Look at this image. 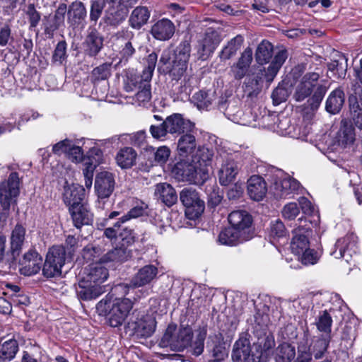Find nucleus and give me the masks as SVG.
Here are the masks:
<instances>
[{
	"instance_id": "nucleus-60",
	"label": "nucleus",
	"mask_w": 362,
	"mask_h": 362,
	"mask_svg": "<svg viewBox=\"0 0 362 362\" xmlns=\"http://www.w3.org/2000/svg\"><path fill=\"white\" fill-rule=\"evenodd\" d=\"M356 98L351 99V117L354 125L362 130V110L358 109Z\"/></svg>"
},
{
	"instance_id": "nucleus-22",
	"label": "nucleus",
	"mask_w": 362,
	"mask_h": 362,
	"mask_svg": "<svg viewBox=\"0 0 362 362\" xmlns=\"http://www.w3.org/2000/svg\"><path fill=\"white\" fill-rule=\"evenodd\" d=\"M336 250L331 255L335 258H344L349 262L353 254L356 253V243L352 235H346L339 239L335 243Z\"/></svg>"
},
{
	"instance_id": "nucleus-31",
	"label": "nucleus",
	"mask_w": 362,
	"mask_h": 362,
	"mask_svg": "<svg viewBox=\"0 0 362 362\" xmlns=\"http://www.w3.org/2000/svg\"><path fill=\"white\" fill-rule=\"evenodd\" d=\"M108 271L101 264H93L90 266L84 280L95 286L101 284L107 279Z\"/></svg>"
},
{
	"instance_id": "nucleus-5",
	"label": "nucleus",
	"mask_w": 362,
	"mask_h": 362,
	"mask_svg": "<svg viewBox=\"0 0 362 362\" xmlns=\"http://www.w3.org/2000/svg\"><path fill=\"white\" fill-rule=\"evenodd\" d=\"M158 61V56L155 52L149 54L146 60V66L142 74L139 76H127V86L128 90L139 89V90H151V81Z\"/></svg>"
},
{
	"instance_id": "nucleus-32",
	"label": "nucleus",
	"mask_w": 362,
	"mask_h": 362,
	"mask_svg": "<svg viewBox=\"0 0 362 362\" xmlns=\"http://www.w3.org/2000/svg\"><path fill=\"white\" fill-rule=\"evenodd\" d=\"M248 240L249 236L243 235L239 230L231 227L225 228L218 235V242L226 245H235Z\"/></svg>"
},
{
	"instance_id": "nucleus-30",
	"label": "nucleus",
	"mask_w": 362,
	"mask_h": 362,
	"mask_svg": "<svg viewBox=\"0 0 362 362\" xmlns=\"http://www.w3.org/2000/svg\"><path fill=\"white\" fill-rule=\"evenodd\" d=\"M105 289L103 286H95L92 284L88 283L87 281L83 280L79 282L76 288V294L79 299L83 300H90L98 298Z\"/></svg>"
},
{
	"instance_id": "nucleus-3",
	"label": "nucleus",
	"mask_w": 362,
	"mask_h": 362,
	"mask_svg": "<svg viewBox=\"0 0 362 362\" xmlns=\"http://www.w3.org/2000/svg\"><path fill=\"white\" fill-rule=\"evenodd\" d=\"M193 332L190 327H181L177 330L175 325H169L160 344L169 346L172 350L182 351L192 343Z\"/></svg>"
},
{
	"instance_id": "nucleus-25",
	"label": "nucleus",
	"mask_w": 362,
	"mask_h": 362,
	"mask_svg": "<svg viewBox=\"0 0 362 362\" xmlns=\"http://www.w3.org/2000/svg\"><path fill=\"white\" fill-rule=\"evenodd\" d=\"M158 274V268L151 264L141 267L131 280L130 285L134 288L141 287L150 284Z\"/></svg>"
},
{
	"instance_id": "nucleus-10",
	"label": "nucleus",
	"mask_w": 362,
	"mask_h": 362,
	"mask_svg": "<svg viewBox=\"0 0 362 362\" xmlns=\"http://www.w3.org/2000/svg\"><path fill=\"white\" fill-rule=\"evenodd\" d=\"M19 194V177L16 172L11 173L7 181L0 185V204L4 210L8 211L12 200Z\"/></svg>"
},
{
	"instance_id": "nucleus-44",
	"label": "nucleus",
	"mask_w": 362,
	"mask_h": 362,
	"mask_svg": "<svg viewBox=\"0 0 362 362\" xmlns=\"http://www.w3.org/2000/svg\"><path fill=\"white\" fill-rule=\"evenodd\" d=\"M257 341L253 345L262 353L266 352L275 346L274 337L271 332H256Z\"/></svg>"
},
{
	"instance_id": "nucleus-15",
	"label": "nucleus",
	"mask_w": 362,
	"mask_h": 362,
	"mask_svg": "<svg viewBox=\"0 0 362 362\" xmlns=\"http://www.w3.org/2000/svg\"><path fill=\"white\" fill-rule=\"evenodd\" d=\"M221 42L219 33L212 28L206 29L204 37L199 41L198 55L202 60L206 59L214 52Z\"/></svg>"
},
{
	"instance_id": "nucleus-4",
	"label": "nucleus",
	"mask_w": 362,
	"mask_h": 362,
	"mask_svg": "<svg viewBox=\"0 0 362 362\" xmlns=\"http://www.w3.org/2000/svg\"><path fill=\"white\" fill-rule=\"evenodd\" d=\"M173 173L178 181L187 182L197 185H203L209 177L206 171H201L192 161H180L177 163Z\"/></svg>"
},
{
	"instance_id": "nucleus-1",
	"label": "nucleus",
	"mask_w": 362,
	"mask_h": 362,
	"mask_svg": "<svg viewBox=\"0 0 362 362\" xmlns=\"http://www.w3.org/2000/svg\"><path fill=\"white\" fill-rule=\"evenodd\" d=\"M190 51L191 47L187 42L180 43L173 53L170 49H164L158 64V71L179 79L187 70Z\"/></svg>"
},
{
	"instance_id": "nucleus-64",
	"label": "nucleus",
	"mask_w": 362,
	"mask_h": 362,
	"mask_svg": "<svg viewBox=\"0 0 362 362\" xmlns=\"http://www.w3.org/2000/svg\"><path fill=\"white\" fill-rule=\"evenodd\" d=\"M300 213L296 203L291 202L285 205L281 211L282 216L288 220H293Z\"/></svg>"
},
{
	"instance_id": "nucleus-9",
	"label": "nucleus",
	"mask_w": 362,
	"mask_h": 362,
	"mask_svg": "<svg viewBox=\"0 0 362 362\" xmlns=\"http://www.w3.org/2000/svg\"><path fill=\"white\" fill-rule=\"evenodd\" d=\"M217 162H221L218 170V180L221 185L227 186L233 182L240 170V162L235 160L231 155H220Z\"/></svg>"
},
{
	"instance_id": "nucleus-12",
	"label": "nucleus",
	"mask_w": 362,
	"mask_h": 362,
	"mask_svg": "<svg viewBox=\"0 0 362 362\" xmlns=\"http://www.w3.org/2000/svg\"><path fill=\"white\" fill-rule=\"evenodd\" d=\"M327 76H320L318 72L306 73L300 79L298 86L299 90H327L331 85L330 78Z\"/></svg>"
},
{
	"instance_id": "nucleus-35",
	"label": "nucleus",
	"mask_w": 362,
	"mask_h": 362,
	"mask_svg": "<svg viewBox=\"0 0 362 362\" xmlns=\"http://www.w3.org/2000/svg\"><path fill=\"white\" fill-rule=\"evenodd\" d=\"M74 225L77 228L82 226L90 225L93 221V214L88 211L82 204L77 207L69 209Z\"/></svg>"
},
{
	"instance_id": "nucleus-24",
	"label": "nucleus",
	"mask_w": 362,
	"mask_h": 362,
	"mask_svg": "<svg viewBox=\"0 0 362 362\" xmlns=\"http://www.w3.org/2000/svg\"><path fill=\"white\" fill-rule=\"evenodd\" d=\"M175 30L173 23L167 18H163L152 25L151 33L156 40L165 41L173 37Z\"/></svg>"
},
{
	"instance_id": "nucleus-17",
	"label": "nucleus",
	"mask_w": 362,
	"mask_h": 362,
	"mask_svg": "<svg viewBox=\"0 0 362 362\" xmlns=\"http://www.w3.org/2000/svg\"><path fill=\"white\" fill-rule=\"evenodd\" d=\"M122 223L119 219L113 226L107 228L104 231L105 237L115 242H121L122 245H130L135 241L134 231L127 227L121 228Z\"/></svg>"
},
{
	"instance_id": "nucleus-49",
	"label": "nucleus",
	"mask_w": 362,
	"mask_h": 362,
	"mask_svg": "<svg viewBox=\"0 0 362 362\" xmlns=\"http://www.w3.org/2000/svg\"><path fill=\"white\" fill-rule=\"evenodd\" d=\"M136 157V153L135 151L130 147H126L118 152L116 160L121 168H129L134 165Z\"/></svg>"
},
{
	"instance_id": "nucleus-46",
	"label": "nucleus",
	"mask_w": 362,
	"mask_h": 362,
	"mask_svg": "<svg viewBox=\"0 0 362 362\" xmlns=\"http://www.w3.org/2000/svg\"><path fill=\"white\" fill-rule=\"evenodd\" d=\"M273 55V45L267 40H263L259 44L255 52V59L258 64H267Z\"/></svg>"
},
{
	"instance_id": "nucleus-7",
	"label": "nucleus",
	"mask_w": 362,
	"mask_h": 362,
	"mask_svg": "<svg viewBox=\"0 0 362 362\" xmlns=\"http://www.w3.org/2000/svg\"><path fill=\"white\" fill-rule=\"evenodd\" d=\"M180 199L185 207L186 216L190 220L199 218L204 211V201L192 188H184L180 193Z\"/></svg>"
},
{
	"instance_id": "nucleus-55",
	"label": "nucleus",
	"mask_w": 362,
	"mask_h": 362,
	"mask_svg": "<svg viewBox=\"0 0 362 362\" xmlns=\"http://www.w3.org/2000/svg\"><path fill=\"white\" fill-rule=\"evenodd\" d=\"M138 0H121V6L115 12L110 11L112 18L110 19V23L117 25L122 23L127 17V6H132L137 2Z\"/></svg>"
},
{
	"instance_id": "nucleus-57",
	"label": "nucleus",
	"mask_w": 362,
	"mask_h": 362,
	"mask_svg": "<svg viewBox=\"0 0 362 362\" xmlns=\"http://www.w3.org/2000/svg\"><path fill=\"white\" fill-rule=\"evenodd\" d=\"M319 332L330 334L332 330V318L327 310L320 313L315 322Z\"/></svg>"
},
{
	"instance_id": "nucleus-13",
	"label": "nucleus",
	"mask_w": 362,
	"mask_h": 362,
	"mask_svg": "<svg viewBox=\"0 0 362 362\" xmlns=\"http://www.w3.org/2000/svg\"><path fill=\"white\" fill-rule=\"evenodd\" d=\"M151 98V92H136L134 97L125 96L119 92L107 93L105 97H101L100 100H105L110 103L114 104H136L138 105H144L146 102L150 100Z\"/></svg>"
},
{
	"instance_id": "nucleus-48",
	"label": "nucleus",
	"mask_w": 362,
	"mask_h": 362,
	"mask_svg": "<svg viewBox=\"0 0 362 362\" xmlns=\"http://www.w3.org/2000/svg\"><path fill=\"white\" fill-rule=\"evenodd\" d=\"M345 100L344 92H332L326 101V110L332 114L338 113Z\"/></svg>"
},
{
	"instance_id": "nucleus-19",
	"label": "nucleus",
	"mask_w": 362,
	"mask_h": 362,
	"mask_svg": "<svg viewBox=\"0 0 362 362\" xmlns=\"http://www.w3.org/2000/svg\"><path fill=\"white\" fill-rule=\"evenodd\" d=\"M209 362H221L228 355V351L221 334L209 336L207 344Z\"/></svg>"
},
{
	"instance_id": "nucleus-53",
	"label": "nucleus",
	"mask_w": 362,
	"mask_h": 362,
	"mask_svg": "<svg viewBox=\"0 0 362 362\" xmlns=\"http://www.w3.org/2000/svg\"><path fill=\"white\" fill-rule=\"evenodd\" d=\"M347 59L344 55H339L338 59L332 60L328 64V72L337 78H344L347 69Z\"/></svg>"
},
{
	"instance_id": "nucleus-37",
	"label": "nucleus",
	"mask_w": 362,
	"mask_h": 362,
	"mask_svg": "<svg viewBox=\"0 0 362 362\" xmlns=\"http://www.w3.org/2000/svg\"><path fill=\"white\" fill-rule=\"evenodd\" d=\"M68 21L71 25H78L86 18L87 11L84 4L80 1H74L67 11Z\"/></svg>"
},
{
	"instance_id": "nucleus-63",
	"label": "nucleus",
	"mask_w": 362,
	"mask_h": 362,
	"mask_svg": "<svg viewBox=\"0 0 362 362\" xmlns=\"http://www.w3.org/2000/svg\"><path fill=\"white\" fill-rule=\"evenodd\" d=\"M135 53V49L130 41L126 42L119 52L120 59L118 63L115 65L117 66L122 63H127L129 58H131Z\"/></svg>"
},
{
	"instance_id": "nucleus-45",
	"label": "nucleus",
	"mask_w": 362,
	"mask_h": 362,
	"mask_svg": "<svg viewBox=\"0 0 362 362\" xmlns=\"http://www.w3.org/2000/svg\"><path fill=\"white\" fill-rule=\"evenodd\" d=\"M330 339V336H328L319 337L314 341L310 345V351H308L311 354V357L313 356L316 360L322 358L327 351Z\"/></svg>"
},
{
	"instance_id": "nucleus-56",
	"label": "nucleus",
	"mask_w": 362,
	"mask_h": 362,
	"mask_svg": "<svg viewBox=\"0 0 362 362\" xmlns=\"http://www.w3.org/2000/svg\"><path fill=\"white\" fill-rule=\"evenodd\" d=\"M195 340L192 343V353L198 356L201 355L204 349V341L207 335V329L206 327H200L197 329Z\"/></svg>"
},
{
	"instance_id": "nucleus-54",
	"label": "nucleus",
	"mask_w": 362,
	"mask_h": 362,
	"mask_svg": "<svg viewBox=\"0 0 362 362\" xmlns=\"http://www.w3.org/2000/svg\"><path fill=\"white\" fill-rule=\"evenodd\" d=\"M149 214L148 206L147 204L139 202L132 208L127 214L119 218L122 223H125L132 218H136L140 216H148Z\"/></svg>"
},
{
	"instance_id": "nucleus-16",
	"label": "nucleus",
	"mask_w": 362,
	"mask_h": 362,
	"mask_svg": "<svg viewBox=\"0 0 362 362\" xmlns=\"http://www.w3.org/2000/svg\"><path fill=\"white\" fill-rule=\"evenodd\" d=\"M274 194L277 198H291L302 190L300 182L291 177L276 180L273 185Z\"/></svg>"
},
{
	"instance_id": "nucleus-36",
	"label": "nucleus",
	"mask_w": 362,
	"mask_h": 362,
	"mask_svg": "<svg viewBox=\"0 0 362 362\" xmlns=\"http://www.w3.org/2000/svg\"><path fill=\"white\" fill-rule=\"evenodd\" d=\"M337 140L339 146L346 147L355 141L354 128L346 119H342L341 127L337 133Z\"/></svg>"
},
{
	"instance_id": "nucleus-34",
	"label": "nucleus",
	"mask_w": 362,
	"mask_h": 362,
	"mask_svg": "<svg viewBox=\"0 0 362 362\" xmlns=\"http://www.w3.org/2000/svg\"><path fill=\"white\" fill-rule=\"evenodd\" d=\"M155 194L168 206H173L177 200L175 189L165 182L156 185Z\"/></svg>"
},
{
	"instance_id": "nucleus-2",
	"label": "nucleus",
	"mask_w": 362,
	"mask_h": 362,
	"mask_svg": "<svg viewBox=\"0 0 362 362\" xmlns=\"http://www.w3.org/2000/svg\"><path fill=\"white\" fill-rule=\"evenodd\" d=\"M132 307L133 303L129 298L111 300L106 297L98 302L96 310L100 315L107 317L111 327H117L123 324Z\"/></svg>"
},
{
	"instance_id": "nucleus-52",
	"label": "nucleus",
	"mask_w": 362,
	"mask_h": 362,
	"mask_svg": "<svg viewBox=\"0 0 362 362\" xmlns=\"http://www.w3.org/2000/svg\"><path fill=\"white\" fill-rule=\"evenodd\" d=\"M243 37L241 35H237L229 41L220 53V57L223 60L229 59L235 55L237 51L240 48Z\"/></svg>"
},
{
	"instance_id": "nucleus-29",
	"label": "nucleus",
	"mask_w": 362,
	"mask_h": 362,
	"mask_svg": "<svg viewBox=\"0 0 362 362\" xmlns=\"http://www.w3.org/2000/svg\"><path fill=\"white\" fill-rule=\"evenodd\" d=\"M189 100L199 110H207L217 105L218 100L216 92H193L192 95H189Z\"/></svg>"
},
{
	"instance_id": "nucleus-8",
	"label": "nucleus",
	"mask_w": 362,
	"mask_h": 362,
	"mask_svg": "<svg viewBox=\"0 0 362 362\" xmlns=\"http://www.w3.org/2000/svg\"><path fill=\"white\" fill-rule=\"evenodd\" d=\"M298 222L299 224L296 223L293 230L291 249L294 255L300 256L303 251L310 246L308 236L310 235L311 230L305 218H300L298 219Z\"/></svg>"
},
{
	"instance_id": "nucleus-21",
	"label": "nucleus",
	"mask_w": 362,
	"mask_h": 362,
	"mask_svg": "<svg viewBox=\"0 0 362 362\" xmlns=\"http://www.w3.org/2000/svg\"><path fill=\"white\" fill-rule=\"evenodd\" d=\"M42 257L35 251L30 250L25 253L19 263L20 272L25 276L37 274L41 269Z\"/></svg>"
},
{
	"instance_id": "nucleus-61",
	"label": "nucleus",
	"mask_w": 362,
	"mask_h": 362,
	"mask_svg": "<svg viewBox=\"0 0 362 362\" xmlns=\"http://www.w3.org/2000/svg\"><path fill=\"white\" fill-rule=\"evenodd\" d=\"M298 257V259L304 265H313L317 263L319 259V256L317 252L314 250L308 249L303 251L302 254H300Z\"/></svg>"
},
{
	"instance_id": "nucleus-39",
	"label": "nucleus",
	"mask_w": 362,
	"mask_h": 362,
	"mask_svg": "<svg viewBox=\"0 0 362 362\" xmlns=\"http://www.w3.org/2000/svg\"><path fill=\"white\" fill-rule=\"evenodd\" d=\"M218 100L217 103V106L221 110H224L225 115L231 121L240 123L239 120L240 115L242 114L241 110L238 106L234 105L230 102H229L227 105V100L223 96V92H218Z\"/></svg>"
},
{
	"instance_id": "nucleus-23",
	"label": "nucleus",
	"mask_w": 362,
	"mask_h": 362,
	"mask_svg": "<svg viewBox=\"0 0 362 362\" xmlns=\"http://www.w3.org/2000/svg\"><path fill=\"white\" fill-rule=\"evenodd\" d=\"M84 192L83 187L78 184L64 186L63 200L64 204L69 206V209L81 205L85 195Z\"/></svg>"
},
{
	"instance_id": "nucleus-58",
	"label": "nucleus",
	"mask_w": 362,
	"mask_h": 362,
	"mask_svg": "<svg viewBox=\"0 0 362 362\" xmlns=\"http://www.w3.org/2000/svg\"><path fill=\"white\" fill-rule=\"evenodd\" d=\"M66 43L64 41H60L54 50L52 57V63L62 65L66 61Z\"/></svg>"
},
{
	"instance_id": "nucleus-50",
	"label": "nucleus",
	"mask_w": 362,
	"mask_h": 362,
	"mask_svg": "<svg viewBox=\"0 0 362 362\" xmlns=\"http://www.w3.org/2000/svg\"><path fill=\"white\" fill-rule=\"evenodd\" d=\"M131 256L130 250L124 246L115 247L113 250L107 252L103 257L102 260L104 262H124L128 259Z\"/></svg>"
},
{
	"instance_id": "nucleus-41",
	"label": "nucleus",
	"mask_w": 362,
	"mask_h": 362,
	"mask_svg": "<svg viewBox=\"0 0 362 362\" xmlns=\"http://www.w3.org/2000/svg\"><path fill=\"white\" fill-rule=\"evenodd\" d=\"M150 18V11L146 6H137L132 12L129 19L130 25L134 29H140Z\"/></svg>"
},
{
	"instance_id": "nucleus-43",
	"label": "nucleus",
	"mask_w": 362,
	"mask_h": 362,
	"mask_svg": "<svg viewBox=\"0 0 362 362\" xmlns=\"http://www.w3.org/2000/svg\"><path fill=\"white\" fill-rule=\"evenodd\" d=\"M185 133L180 136L177 142V150L182 156H187L191 153L197 146L195 136L189 132Z\"/></svg>"
},
{
	"instance_id": "nucleus-11",
	"label": "nucleus",
	"mask_w": 362,
	"mask_h": 362,
	"mask_svg": "<svg viewBox=\"0 0 362 362\" xmlns=\"http://www.w3.org/2000/svg\"><path fill=\"white\" fill-rule=\"evenodd\" d=\"M262 353L254 345L245 340H239L235 343L232 358L234 362H259Z\"/></svg>"
},
{
	"instance_id": "nucleus-27",
	"label": "nucleus",
	"mask_w": 362,
	"mask_h": 362,
	"mask_svg": "<svg viewBox=\"0 0 362 362\" xmlns=\"http://www.w3.org/2000/svg\"><path fill=\"white\" fill-rule=\"evenodd\" d=\"M267 191L264 180L258 175H253L247 180V194L255 201L262 200Z\"/></svg>"
},
{
	"instance_id": "nucleus-18",
	"label": "nucleus",
	"mask_w": 362,
	"mask_h": 362,
	"mask_svg": "<svg viewBox=\"0 0 362 362\" xmlns=\"http://www.w3.org/2000/svg\"><path fill=\"white\" fill-rule=\"evenodd\" d=\"M228 221L231 228L239 230L243 235L252 238L250 226L252 224L251 216L244 210L232 211L228 216Z\"/></svg>"
},
{
	"instance_id": "nucleus-40",
	"label": "nucleus",
	"mask_w": 362,
	"mask_h": 362,
	"mask_svg": "<svg viewBox=\"0 0 362 362\" xmlns=\"http://www.w3.org/2000/svg\"><path fill=\"white\" fill-rule=\"evenodd\" d=\"M252 60V50L251 48L247 47L242 53L237 64L233 67V71L235 78H241L245 75Z\"/></svg>"
},
{
	"instance_id": "nucleus-14",
	"label": "nucleus",
	"mask_w": 362,
	"mask_h": 362,
	"mask_svg": "<svg viewBox=\"0 0 362 362\" xmlns=\"http://www.w3.org/2000/svg\"><path fill=\"white\" fill-rule=\"evenodd\" d=\"M115 175L111 172L103 170L98 173L95 178V191L99 199H107L115 189Z\"/></svg>"
},
{
	"instance_id": "nucleus-26",
	"label": "nucleus",
	"mask_w": 362,
	"mask_h": 362,
	"mask_svg": "<svg viewBox=\"0 0 362 362\" xmlns=\"http://www.w3.org/2000/svg\"><path fill=\"white\" fill-rule=\"evenodd\" d=\"M214 152L212 148L207 146H199L192 156V161L197 165L201 171H206L209 174V167L211 166Z\"/></svg>"
},
{
	"instance_id": "nucleus-51",
	"label": "nucleus",
	"mask_w": 362,
	"mask_h": 362,
	"mask_svg": "<svg viewBox=\"0 0 362 362\" xmlns=\"http://www.w3.org/2000/svg\"><path fill=\"white\" fill-rule=\"evenodd\" d=\"M18 350L16 340H8L0 347V362H9L14 358Z\"/></svg>"
},
{
	"instance_id": "nucleus-38",
	"label": "nucleus",
	"mask_w": 362,
	"mask_h": 362,
	"mask_svg": "<svg viewBox=\"0 0 362 362\" xmlns=\"http://www.w3.org/2000/svg\"><path fill=\"white\" fill-rule=\"evenodd\" d=\"M155 320L151 316L142 317L134 323V333L141 337L151 336L155 330Z\"/></svg>"
},
{
	"instance_id": "nucleus-33",
	"label": "nucleus",
	"mask_w": 362,
	"mask_h": 362,
	"mask_svg": "<svg viewBox=\"0 0 362 362\" xmlns=\"http://www.w3.org/2000/svg\"><path fill=\"white\" fill-rule=\"evenodd\" d=\"M25 235V228L17 224L12 230L11 235V252L13 259L16 260L19 256L22 246L24 243Z\"/></svg>"
},
{
	"instance_id": "nucleus-28",
	"label": "nucleus",
	"mask_w": 362,
	"mask_h": 362,
	"mask_svg": "<svg viewBox=\"0 0 362 362\" xmlns=\"http://www.w3.org/2000/svg\"><path fill=\"white\" fill-rule=\"evenodd\" d=\"M83 45L88 55L95 56L103 48V37L95 28H90Z\"/></svg>"
},
{
	"instance_id": "nucleus-47",
	"label": "nucleus",
	"mask_w": 362,
	"mask_h": 362,
	"mask_svg": "<svg viewBox=\"0 0 362 362\" xmlns=\"http://www.w3.org/2000/svg\"><path fill=\"white\" fill-rule=\"evenodd\" d=\"M296 356L295 348L288 343H282L276 349L275 362H291Z\"/></svg>"
},
{
	"instance_id": "nucleus-59",
	"label": "nucleus",
	"mask_w": 362,
	"mask_h": 362,
	"mask_svg": "<svg viewBox=\"0 0 362 362\" xmlns=\"http://www.w3.org/2000/svg\"><path fill=\"white\" fill-rule=\"evenodd\" d=\"M306 102L303 104L305 109L315 110L320 106L323 98V92H309Z\"/></svg>"
},
{
	"instance_id": "nucleus-42",
	"label": "nucleus",
	"mask_w": 362,
	"mask_h": 362,
	"mask_svg": "<svg viewBox=\"0 0 362 362\" xmlns=\"http://www.w3.org/2000/svg\"><path fill=\"white\" fill-rule=\"evenodd\" d=\"M111 63H103L95 67L92 71V81L95 88H98L100 82L103 83V88H105L107 85V78L110 76Z\"/></svg>"
},
{
	"instance_id": "nucleus-6",
	"label": "nucleus",
	"mask_w": 362,
	"mask_h": 362,
	"mask_svg": "<svg viewBox=\"0 0 362 362\" xmlns=\"http://www.w3.org/2000/svg\"><path fill=\"white\" fill-rule=\"evenodd\" d=\"M66 260V251L62 245L52 247L46 256V259L42 268L45 276L52 278L59 276L62 273V267Z\"/></svg>"
},
{
	"instance_id": "nucleus-62",
	"label": "nucleus",
	"mask_w": 362,
	"mask_h": 362,
	"mask_svg": "<svg viewBox=\"0 0 362 362\" xmlns=\"http://www.w3.org/2000/svg\"><path fill=\"white\" fill-rule=\"evenodd\" d=\"M269 233L273 238H281L286 235V228L280 219L271 221Z\"/></svg>"
},
{
	"instance_id": "nucleus-20",
	"label": "nucleus",
	"mask_w": 362,
	"mask_h": 362,
	"mask_svg": "<svg viewBox=\"0 0 362 362\" xmlns=\"http://www.w3.org/2000/svg\"><path fill=\"white\" fill-rule=\"evenodd\" d=\"M164 124L170 134H183L190 132L194 124L189 120L185 119L180 114H173L164 120Z\"/></svg>"
}]
</instances>
